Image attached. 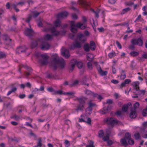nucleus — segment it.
Masks as SVG:
<instances>
[{
	"instance_id": "f257e3e1",
	"label": "nucleus",
	"mask_w": 147,
	"mask_h": 147,
	"mask_svg": "<svg viewBox=\"0 0 147 147\" xmlns=\"http://www.w3.org/2000/svg\"><path fill=\"white\" fill-rule=\"evenodd\" d=\"M58 64L59 65L60 68L63 69L65 66V61L63 59H60L57 54H55L52 56L50 65L54 70H56L57 69Z\"/></svg>"
},
{
	"instance_id": "f03ea898",
	"label": "nucleus",
	"mask_w": 147,
	"mask_h": 147,
	"mask_svg": "<svg viewBox=\"0 0 147 147\" xmlns=\"http://www.w3.org/2000/svg\"><path fill=\"white\" fill-rule=\"evenodd\" d=\"M70 23L71 30L74 33H76L77 32L78 30L76 28L84 30L87 27L86 24H84L80 22L77 23L76 24H75V22L74 21H70Z\"/></svg>"
},
{
	"instance_id": "7ed1b4c3",
	"label": "nucleus",
	"mask_w": 147,
	"mask_h": 147,
	"mask_svg": "<svg viewBox=\"0 0 147 147\" xmlns=\"http://www.w3.org/2000/svg\"><path fill=\"white\" fill-rule=\"evenodd\" d=\"M36 56L37 57H41V59H39V61L42 65H45L48 63L49 57L47 55L38 53L36 54Z\"/></svg>"
},
{
	"instance_id": "20e7f679",
	"label": "nucleus",
	"mask_w": 147,
	"mask_h": 147,
	"mask_svg": "<svg viewBox=\"0 0 147 147\" xmlns=\"http://www.w3.org/2000/svg\"><path fill=\"white\" fill-rule=\"evenodd\" d=\"M104 121L109 125L113 126L115 125H117L119 121L115 118L108 117L104 119Z\"/></svg>"
},
{
	"instance_id": "39448f33",
	"label": "nucleus",
	"mask_w": 147,
	"mask_h": 147,
	"mask_svg": "<svg viewBox=\"0 0 147 147\" xmlns=\"http://www.w3.org/2000/svg\"><path fill=\"white\" fill-rule=\"evenodd\" d=\"M81 46V43L78 41V38H76L73 42L72 44L70 46L69 48L71 50H72L75 48H80Z\"/></svg>"
},
{
	"instance_id": "423d86ee",
	"label": "nucleus",
	"mask_w": 147,
	"mask_h": 147,
	"mask_svg": "<svg viewBox=\"0 0 147 147\" xmlns=\"http://www.w3.org/2000/svg\"><path fill=\"white\" fill-rule=\"evenodd\" d=\"M42 38H38L35 40H33L31 42L30 47L32 49L38 46V43L39 42L42 41Z\"/></svg>"
},
{
	"instance_id": "0eeeda50",
	"label": "nucleus",
	"mask_w": 147,
	"mask_h": 147,
	"mask_svg": "<svg viewBox=\"0 0 147 147\" xmlns=\"http://www.w3.org/2000/svg\"><path fill=\"white\" fill-rule=\"evenodd\" d=\"M87 100V98L86 97L82 96L79 97H77L75 100H77L79 104L84 105Z\"/></svg>"
},
{
	"instance_id": "6e6552de",
	"label": "nucleus",
	"mask_w": 147,
	"mask_h": 147,
	"mask_svg": "<svg viewBox=\"0 0 147 147\" xmlns=\"http://www.w3.org/2000/svg\"><path fill=\"white\" fill-rule=\"evenodd\" d=\"M111 106L109 105L107 107H104L102 109L99 111V112L102 114H105L111 111Z\"/></svg>"
},
{
	"instance_id": "1a4fd4ad",
	"label": "nucleus",
	"mask_w": 147,
	"mask_h": 147,
	"mask_svg": "<svg viewBox=\"0 0 147 147\" xmlns=\"http://www.w3.org/2000/svg\"><path fill=\"white\" fill-rule=\"evenodd\" d=\"M41 42H42V43L41 45V48L42 50H48L49 49L51 45L49 43L46 42H43L42 41Z\"/></svg>"
},
{
	"instance_id": "9d476101",
	"label": "nucleus",
	"mask_w": 147,
	"mask_h": 147,
	"mask_svg": "<svg viewBox=\"0 0 147 147\" xmlns=\"http://www.w3.org/2000/svg\"><path fill=\"white\" fill-rule=\"evenodd\" d=\"M30 27L31 28L30 26ZM34 33V31L31 28H27L24 32V34L26 36L29 37L32 36Z\"/></svg>"
},
{
	"instance_id": "9b49d317",
	"label": "nucleus",
	"mask_w": 147,
	"mask_h": 147,
	"mask_svg": "<svg viewBox=\"0 0 147 147\" xmlns=\"http://www.w3.org/2000/svg\"><path fill=\"white\" fill-rule=\"evenodd\" d=\"M3 39L5 40V43L6 45H9L11 44L12 40L7 34L3 35Z\"/></svg>"
},
{
	"instance_id": "f8f14e48",
	"label": "nucleus",
	"mask_w": 147,
	"mask_h": 147,
	"mask_svg": "<svg viewBox=\"0 0 147 147\" xmlns=\"http://www.w3.org/2000/svg\"><path fill=\"white\" fill-rule=\"evenodd\" d=\"M27 49L25 46L19 47L16 49V52L17 53H20L26 52Z\"/></svg>"
},
{
	"instance_id": "ddd939ff",
	"label": "nucleus",
	"mask_w": 147,
	"mask_h": 147,
	"mask_svg": "<svg viewBox=\"0 0 147 147\" xmlns=\"http://www.w3.org/2000/svg\"><path fill=\"white\" fill-rule=\"evenodd\" d=\"M76 63V60L75 59L71 60L70 63L69 71L72 72L74 70Z\"/></svg>"
},
{
	"instance_id": "4468645a",
	"label": "nucleus",
	"mask_w": 147,
	"mask_h": 147,
	"mask_svg": "<svg viewBox=\"0 0 147 147\" xmlns=\"http://www.w3.org/2000/svg\"><path fill=\"white\" fill-rule=\"evenodd\" d=\"M78 39L80 42L81 43H84L86 40V39L84 35L82 34H80L78 35Z\"/></svg>"
},
{
	"instance_id": "2eb2a0df",
	"label": "nucleus",
	"mask_w": 147,
	"mask_h": 147,
	"mask_svg": "<svg viewBox=\"0 0 147 147\" xmlns=\"http://www.w3.org/2000/svg\"><path fill=\"white\" fill-rule=\"evenodd\" d=\"M68 13L66 11L61 12L57 15V18H60L66 17L68 15Z\"/></svg>"
},
{
	"instance_id": "dca6fc26",
	"label": "nucleus",
	"mask_w": 147,
	"mask_h": 147,
	"mask_svg": "<svg viewBox=\"0 0 147 147\" xmlns=\"http://www.w3.org/2000/svg\"><path fill=\"white\" fill-rule=\"evenodd\" d=\"M132 104L130 102H129L127 104L124 105L122 107V110L123 112H126L128 109L129 107H132Z\"/></svg>"
},
{
	"instance_id": "f3484780",
	"label": "nucleus",
	"mask_w": 147,
	"mask_h": 147,
	"mask_svg": "<svg viewBox=\"0 0 147 147\" xmlns=\"http://www.w3.org/2000/svg\"><path fill=\"white\" fill-rule=\"evenodd\" d=\"M137 115L136 111L131 109L129 114V117L131 119H134L136 117Z\"/></svg>"
},
{
	"instance_id": "a211bd4d",
	"label": "nucleus",
	"mask_w": 147,
	"mask_h": 147,
	"mask_svg": "<svg viewBox=\"0 0 147 147\" xmlns=\"http://www.w3.org/2000/svg\"><path fill=\"white\" fill-rule=\"evenodd\" d=\"M79 4L83 5L85 7L90 6V4L84 0H78Z\"/></svg>"
},
{
	"instance_id": "6ab92c4d",
	"label": "nucleus",
	"mask_w": 147,
	"mask_h": 147,
	"mask_svg": "<svg viewBox=\"0 0 147 147\" xmlns=\"http://www.w3.org/2000/svg\"><path fill=\"white\" fill-rule=\"evenodd\" d=\"M62 55L66 58H68L70 56L69 51L68 50L65 49L62 52Z\"/></svg>"
},
{
	"instance_id": "aec40b11",
	"label": "nucleus",
	"mask_w": 147,
	"mask_h": 147,
	"mask_svg": "<svg viewBox=\"0 0 147 147\" xmlns=\"http://www.w3.org/2000/svg\"><path fill=\"white\" fill-rule=\"evenodd\" d=\"M98 70L99 73L102 76L106 75L108 73L107 71H103L100 67L98 69Z\"/></svg>"
},
{
	"instance_id": "412c9836",
	"label": "nucleus",
	"mask_w": 147,
	"mask_h": 147,
	"mask_svg": "<svg viewBox=\"0 0 147 147\" xmlns=\"http://www.w3.org/2000/svg\"><path fill=\"white\" fill-rule=\"evenodd\" d=\"M51 32L53 35L57 36L59 34V31L56 30L54 27H53L51 29Z\"/></svg>"
},
{
	"instance_id": "4be33fe9",
	"label": "nucleus",
	"mask_w": 147,
	"mask_h": 147,
	"mask_svg": "<svg viewBox=\"0 0 147 147\" xmlns=\"http://www.w3.org/2000/svg\"><path fill=\"white\" fill-rule=\"evenodd\" d=\"M90 45L91 49L92 51H94L96 48L95 43L93 41H91L90 42Z\"/></svg>"
},
{
	"instance_id": "5701e85b",
	"label": "nucleus",
	"mask_w": 147,
	"mask_h": 147,
	"mask_svg": "<svg viewBox=\"0 0 147 147\" xmlns=\"http://www.w3.org/2000/svg\"><path fill=\"white\" fill-rule=\"evenodd\" d=\"M42 145V138H40L38 139V142L37 145L33 147H41Z\"/></svg>"
},
{
	"instance_id": "b1692460",
	"label": "nucleus",
	"mask_w": 147,
	"mask_h": 147,
	"mask_svg": "<svg viewBox=\"0 0 147 147\" xmlns=\"http://www.w3.org/2000/svg\"><path fill=\"white\" fill-rule=\"evenodd\" d=\"M126 139L124 138H122L120 140V142L123 145L125 146H127L128 145Z\"/></svg>"
},
{
	"instance_id": "393cba45",
	"label": "nucleus",
	"mask_w": 147,
	"mask_h": 147,
	"mask_svg": "<svg viewBox=\"0 0 147 147\" xmlns=\"http://www.w3.org/2000/svg\"><path fill=\"white\" fill-rule=\"evenodd\" d=\"M87 79L86 76L84 77L82 79V82L83 85H86L87 86H89V84L87 83Z\"/></svg>"
},
{
	"instance_id": "a878e982",
	"label": "nucleus",
	"mask_w": 147,
	"mask_h": 147,
	"mask_svg": "<svg viewBox=\"0 0 147 147\" xmlns=\"http://www.w3.org/2000/svg\"><path fill=\"white\" fill-rule=\"evenodd\" d=\"M125 72L124 70H121V73L120 76V78L121 80H123L126 77V75Z\"/></svg>"
},
{
	"instance_id": "bb28decb",
	"label": "nucleus",
	"mask_w": 147,
	"mask_h": 147,
	"mask_svg": "<svg viewBox=\"0 0 147 147\" xmlns=\"http://www.w3.org/2000/svg\"><path fill=\"white\" fill-rule=\"evenodd\" d=\"M139 82H134V88L135 89L136 91L139 90Z\"/></svg>"
},
{
	"instance_id": "cd10ccee",
	"label": "nucleus",
	"mask_w": 147,
	"mask_h": 147,
	"mask_svg": "<svg viewBox=\"0 0 147 147\" xmlns=\"http://www.w3.org/2000/svg\"><path fill=\"white\" fill-rule=\"evenodd\" d=\"M21 66L22 67H24V68L27 69L28 71L31 72L33 70L32 68L28 66L27 65H22Z\"/></svg>"
},
{
	"instance_id": "c85d7f7f",
	"label": "nucleus",
	"mask_w": 147,
	"mask_h": 147,
	"mask_svg": "<svg viewBox=\"0 0 147 147\" xmlns=\"http://www.w3.org/2000/svg\"><path fill=\"white\" fill-rule=\"evenodd\" d=\"M131 9L130 7H127L126 8L124 9H122L121 12L120 14L121 15H123L125 13H126L128 11L130 10Z\"/></svg>"
},
{
	"instance_id": "c756f323",
	"label": "nucleus",
	"mask_w": 147,
	"mask_h": 147,
	"mask_svg": "<svg viewBox=\"0 0 147 147\" xmlns=\"http://www.w3.org/2000/svg\"><path fill=\"white\" fill-rule=\"evenodd\" d=\"M84 105L79 104L77 106V108L76 109V111H82L83 110L84 108Z\"/></svg>"
},
{
	"instance_id": "7c9ffc66",
	"label": "nucleus",
	"mask_w": 147,
	"mask_h": 147,
	"mask_svg": "<svg viewBox=\"0 0 147 147\" xmlns=\"http://www.w3.org/2000/svg\"><path fill=\"white\" fill-rule=\"evenodd\" d=\"M87 58L88 60L90 61H93L94 56L92 54H89L87 56Z\"/></svg>"
},
{
	"instance_id": "2f4dec72",
	"label": "nucleus",
	"mask_w": 147,
	"mask_h": 147,
	"mask_svg": "<svg viewBox=\"0 0 147 147\" xmlns=\"http://www.w3.org/2000/svg\"><path fill=\"white\" fill-rule=\"evenodd\" d=\"M143 45V42L142 40L140 38H139L137 39L136 45L141 46Z\"/></svg>"
},
{
	"instance_id": "473e14b6",
	"label": "nucleus",
	"mask_w": 147,
	"mask_h": 147,
	"mask_svg": "<svg viewBox=\"0 0 147 147\" xmlns=\"http://www.w3.org/2000/svg\"><path fill=\"white\" fill-rule=\"evenodd\" d=\"M140 104L138 102H137L134 105V107L132 108L131 109L136 111V109L139 107Z\"/></svg>"
},
{
	"instance_id": "72a5a7b5",
	"label": "nucleus",
	"mask_w": 147,
	"mask_h": 147,
	"mask_svg": "<svg viewBox=\"0 0 147 147\" xmlns=\"http://www.w3.org/2000/svg\"><path fill=\"white\" fill-rule=\"evenodd\" d=\"M90 47L89 46L88 43L85 44L84 46V50L86 52H89L90 51Z\"/></svg>"
},
{
	"instance_id": "f704fd0d",
	"label": "nucleus",
	"mask_w": 147,
	"mask_h": 147,
	"mask_svg": "<svg viewBox=\"0 0 147 147\" xmlns=\"http://www.w3.org/2000/svg\"><path fill=\"white\" fill-rule=\"evenodd\" d=\"M76 64L77 66L79 69L81 68L82 67L83 63L81 61H78L76 60Z\"/></svg>"
},
{
	"instance_id": "c9c22d12",
	"label": "nucleus",
	"mask_w": 147,
	"mask_h": 147,
	"mask_svg": "<svg viewBox=\"0 0 147 147\" xmlns=\"http://www.w3.org/2000/svg\"><path fill=\"white\" fill-rule=\"evenodd\" d=\"M130 54L131 56L134 57L138 56L139 53L138 52L132 51L130 52Z\"/></svg>"
},
{
	"instance_id": "e433bc0d",
	"label": "nucleus",
	"mask_w": 147,
	"mask_h": 147,
	"mask_svg": "<svg viewBox=\"0 0 147 147\" xmlns=\"http://www.w3.org/2000/svg\"><path fill=\"white\" fill-rule=\"evenodd\" d=\"M89 144L87 145L86 147H95L94 145V142L93 141L90 140L88 141Z\"/></svg>"
},
{
	"instance_id": "4c0bfd02",
	"label": "nucleus",
	"mask_w": 147,
	"mask_h": 147,
	"mask_svg": "<svg viewBox=\"0 0 147 147\" xmlns=\"http://www.w3.org/2000/svg\"><path fill=\"white\" fill-rule=\"evenodd\" d=\"M124 138L128 140L131 138V134L129 132H127L125 134Z\"/></svg>"
},
{
	"instance_id": "58836bf2",
	"label": "nucleus",
	"mask_w": 147,
	"mask_h": 147,
	"mask_svg": "<svg viewBox=\"0 0 147 147\" xmlns=\"http://www.w3.org/2000/svg\"><path fill=\"white\" fill-rule=\"evenodd\" d=\"M41 12H38L36 11H33L32 12L33 16L34 18H36L40 13Z\"/></svg>"
},
{
	"instance_id": "ea45409f",
	"label": "nucleus",
	"mask_w": 147,
	"mask_h": 147,
	"mask_svg": "<svg viewBox=\"0 0 147 147\" xmlns=\"http://www.w3.org/2000/svg\"><path fill=\"white\" fill-rule=\"evenodd\" d=\"M59 19L57 18V20L54 22V24L56 27L59 26L61 23V22Z\"/></svg>"
},
{
	"instance_id": "a19ab883",
	"label": "nucleus",
	"mask_w": 147,
	"mask_h": 147,
	"mask_svg": "<svg viewBox=\"0 0 147 147\" xmlns=\"http://www.w3.org/2000/svg\"><path fill=\"white\" fill-rule=\"evenodd\" d=\"M45 38L47 40H50L52 39V36L49 34L46 35L45 36Z\"/></svg>"
},
{
	"instance_id": "79ce46f5",
	"label": "nucleus",
	"mask_w": 147,
	"mask_h": 147,
	"mask_svg": "<svg viewBox=\"0 0 147 147\" xmlns=\"http://www.w3.org/2000/svg\"><path fill=\"white\" fill-rule=\"evenodd\" d=\"M109 139V135L108 134H107L105 136H104L103 138V140L104 141H108Z\"/></svg>"
},
{
	"instance_id": "37998d69",
	"label": "nucleus",
	"mask_w": 147,
	"mask_h": 147,
	"mask_svg": "<svg viewBox=\"0 0 147 147\" xmlns=\"http://www.w3.org/2000/svg\"><path fill=\"white\" fill-rule=\"evenodd\" d=\"M88 68L90 70H92L93 69L92 65V63L90 62H88L87 64Z\"/></svg>"
},
{
	"instance_id": "c03bdc74",
	"label": "nucleus",
	"mask_w": 147,
	"mask_h": 147,
	"mask_svg": "<svg viewBox=\"0 0 147 147\" xmlns=\"http://www.w3.org/2000/svg\"><path fill=\"white\" fill-rule=\"evenodd\" d=\"M32 16L31 14H29L28 18H27L26 20V21L28 23H29L30 22V20L32 19Z\"/></svg>"
},
{
	"instance_id": "a18cd8bd",
	"label": "nucleus",
	"mask_w": 147,
	"mask_h": 147,
	"mask_svg": "<svg viewBox=\"0 0 147 147\" xmlns=\"http://www.w3.org/2000/svg\"><path fill=\"white\" fill-rule=\"evenodd\" d=\"M104 135L103 131L102 130H100L98 132V136L100 138L102 137Z\"/></svg>"
},
{
	"instance_id": "49530a36",
	"label": "nucleus",
	"mask_w": 147,
	"mask_h": 147,
	"mask_svg": "<svg viewBox=\"0 0 147 147\" xmlns=\"http://www.w3.org/2000/svg\"><path fill=\"white\" fill-rule=\"evenodd\" d=\"M142 115L144 117L147 116V107L145 109H144L143 110Z\"/></svg>"
},
{
	"instance_id": "de8ad7c7",
	"label": "nucleus",
	"mask_w": 147,
	"mask_h": 147,
	"mask_svg": "<svg viewBox=\"0 0 147 147\" xmlns=\"http://www.w3.org/2000/svg\"><path fill=\"white\" fill-rule=\"evenodd\" d=\"M128 142L129 144L131 145H133L134 143V140L131 138L128 140Z\"/></svg>"
},
{
	"instance_id": "09e8293b",
	"label": "nucleus",
	"mask_w": 147,
	"mask_h": 147,
	"mask_svg": "<svg viewBox=\"0 0 147 147\" xmlns=\"http://www.w3.org/2000/svg\"><path fill=\"white\" fill-rule=\"evenodd\" d=\"M85 93L88 95H92L93 94V92L90 90L88 89H86Z\"/></svg>"
},
{
	"instance_id": "8fccbe9b",
	"label": "nucleus",
	"mask_w": 147,
	"mask_h": 147,
	"mask_svg": "<svg viewBox=\"0 0 147 147\" xmlns=\"http://www.w3.org/2000/svg\"><path fill=\"white\" fill-rule=\"evenodd\" d=\"M11 118L14 119L16 120H18L20 119V117L15 114L14 115L11 117Z\"/></svg>"
},
{
	"instance_id": "3c124183",
	"label": "nucleus",
	"mask_w": 147,
	"mask_h": 147,
	"mask_svg": "<svg viewBox=\"0 0 147 147\" xmlns=\"http://www.w3.org/2000/svg\"><path fill=\"white\" fill-rule=\"evenodd\" d=\"M6 57V55L5 53L2 52H0V59L5 58Z\"/></svg>"
},
{
	"instance_id": "603ef678",
	"label": "nucleus",
	"mask_w": 147,
	"mask_h": 147,
	"mask_svg": "<svg viewBox=\"0 0 147 147\" xmlns=\"http://www.w3.org/2000/svg\"><path fill=\"white\" fill-rule=\"evenodd\" d=\"M11 6L13 7V8L15 10L16 12H18L19 11V9L16 7L17 5H16V4H13Z\"/></svg>"
},
{
	"instance_id": "864d4df0",
	"label": "nucleus",
	"mask_w": 147,
	"mask_h": 147,
	"mask_svg": "<svg viewBox=\"0 0 147 147\" xmlns=\"http://www.w3.org/2000/svg\"><path fill=\"white\" fill-rule=\"evenodd\" d=\"M31 73V72L25 71L24 72V75L26 76V78H28V76L30 75Z\"/></svg>"
},
{
	"instance_id": "5fc2aeb1",
	"label": "nucleus",
	"mask_w": 147,
	"mask_h": 147,
	"mask_svg": "<svg viewBox=\"0 0 147 147\" xmlns=\"http://www.w3.org/2000/svg\"><path fill=\"white\" fill-rule=\"evenodd\" d=\"M134 136L135 139L136 140H138L140 137V134L138 133L134 134Z\"/></svg>"
},
{
	"instance_id": "6e6d98bb",
	"label": "nucleus",
	"mask_w": 147,
	"mask_h": 147,
	"mask_svg": "<svg viewBox=\"0 0 147 147\" xmlns=\"http://www.w3.org/2000/svg\"><path fill=\"white\" fill-rule=\"evenodd\" d=\"M78 80H75L74 82L72 84L70 85V87H72L74 86V85L78 84Z\"/></svg>"
},
{
	"instance_id": "4d7b16f0",
	"label": "nucleus",
	"mask_w": 147,
	"mask_h": 147,
	"mask_svg": "<svg viewBox=\"0 0 147 147\" xmlns=\"http://www.w3.org/2000/svg\"><path fill=\"white\" fill-rule=\"evenodd\" d=\"M138 95H140L141 94H142L143 95H144L146 92L145 90H139L138 91Z\"/></svg>"
},
{
	"instance_id": "13d9d810",
	"label": "nucleus",
	"mask_w": 147,
	"mask_h": 147,
	"mask_svg": "<svg viewBox=\"0 0 147 147\" xmlns=\"http://www.w3.org/2000/svg\"><path fill=\"white\" fill-rule=\"evenodd\" d=\"M54 94L62 95V91L61 90H58L57 91H55Z\"/></svg>"
},
{
	"instance_id": "bf43d9fd",
	"label": "nucleus",
	"mask_w": 147,
	"mask_h": 147,
	"mask_svg": "<svg viewBox=\"0 0 147 147\" xmlns=\"http://www.w3.org/2000/svg\"><path fill=\"white\" fill-rule=\"evenodd\" d=\"M137 42V40L134 39L131 40V43L133 45H136Z\"/></svg>"
},
{
	"instance_id": "052dcab7",
	"label": "nucleus",
	"mask_w": 147,
	"mask_h": 147,
	"mask_svg": "<svg viewBox=\"0 0 147 147\" xmlns=\"http://www.w3.org/2000/svg\"><path fill=\"white\" fill-rule=\"evenodd\" d=\"M115 52L111 53H109V54L108 55V56L110 58H111L114 55H115Z\"/></svg>"
},
{
	"instance_id": "680f3d73",
	"label": "nucleus",
	"mask_w": 147,
	"mask_h": 147,
	"mask_svg": "<svg viewBox=\"0 0 147 147\" xmlns=\"http://www.w3.org/2000/svg\"><path fill=\"white\" fill-rule=\"evenodd\" d=\"M9 140H10L11 141H15L17 142H18V139L16 137H14L13 138H9Z\"/></svg>"
},
{
	"instance_id": "e2e57ef3",
	"label": "nucleus",
	"mask_w": 147,
	"mask_h": 147,
	"mask_svg": "<svg viewBox=\"0 0 147 147\" xmlns=\"http://www.w3.org/2000/svg\"><path fill=\"white\" fill-rule=\"evenodd\" d=\"M64 143L65 144L66 146L68 147L70 146V144L68 140H65Z\"/></svg>"
},
{
	"instance_id": "0e129e2a",
	"label": "nucleus",
	"mask_w": 147,
	"mask_h": 147,
	"mask_svg": "<svg viewBox=\"0 0 147 147\" xmlns=\"http://www.w3.org/2000/svg\"><path fill=\"white\" fill-rule=\"evenodd\" d=\"M97 29L99 32H102L105 31V29L102 27L98 28H97Z\"/></svg>"
},
{
	"instance_id": "69168bd1",
	"label": "nucleus",
	"mask_w": 147,
	"mask_h": 147,
	"mask_svg": "<svg viewBox=\"0 0 147 147\" xmlns=\"http://www.w3.org/2000/svg\"><path fill=\"white\" fill-rule=\"evenodd\" d=\"M100 11L99 10H97L96 11H94V13H95V16L97 18L99 17L98 13H99Z\"/></svg>"
},
{
	"instance_id": "338daca9",
	"label": "nucleus",
	"mask_w": 147,
	"mask_h": 147,
	"mask_svg": "<svg viewBox=\"0 0 147 147\" xmlns=\"http://www.w3.org/2000/svg\"><path fill=\"white\" fill-rule=\"evenodd\" d=\"M134 3L131 1H129V2H127L125 3V4L128 6H131L134 5Z\"/></svg>"
},
{
	"instance_id": "774afa93",
	"label": "nucleus",
	"mask_w": 147,
	"mask_h": 147,
	"mask_svg": "<svg viewBox=\"0 0 147 147\" xmlns=\"http://www.w3.org/2000/svg\"><path fill=\"white\" fill-rule=\"evenodd\" d=\"M116 44L117 45L118 47L120 49H121L122 48V46L118 41H116Z\"/></svg>"
}]
</instances>
